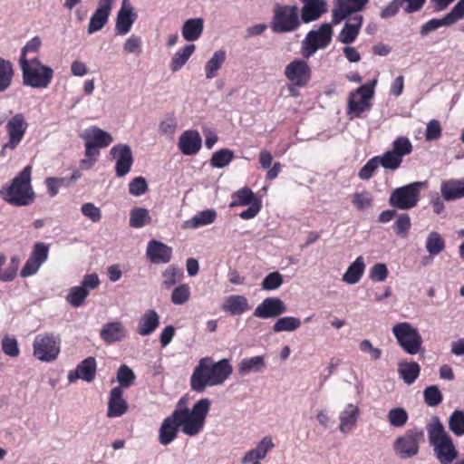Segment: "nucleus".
Listing matches in <instances>:
<instances>
[{"label":"nucleus","mask_w":464,"mask_h":464,"mask_svg":"<svg viewBox=\"0 0 464 464\" xmlns=\"http://www.w3.org/2000/svg\"><path fill=\"white\" fill-rule=\"evenodd\" d=\"M233 368L228 359L215 362L212 357H203L193 369L189 379L191 391L201 393L208 387L222 385L232 374Z\"/></svg>","instance_id":"f257e3e1"},{"label":"nucleus","mask_w":464,"mask_h":464,"mask_svg":"<svg viewBox=\"0 0 464 464\" xmlns=\"http://www.w3.org/2000/svg\"><path fill=\"white\" fill-rule=\"evenodd\" d=\"M426 431L430 446L438 461L440 464H452L458 459L459 451L438 416L430 418L426 424Z\"/></svg>","instance_id":"f03ea898"},{"label":"nucleus","mask_w":464,"mask_h":464,"mask_svg":"<svg viewBox=\"0 0 464 464\" xmlns=\"http://www.w3.org/2000/svg\"><path fill=\"white\" fill-rule=\"evenodd\" d=\"M186 402L185 397L180 398L171 414L177 412V419L187 424L183 429V433L189 437H194L204 428L211 401L208 398H202L191 409L186 406Z\"/></svg>","instance_id":"7ed1b4c3"},{"label":"nucleus","mask_w":464,"mask_h":464,"mask_svg":"<svg viewBox=\"0 0 464 464\" xmlns=\"http://www.w3.org/2000/svg\"><path fill=\"white\" fill-rule=\"evenodd\" d=\"M32 166H25L11 181L0 189L1 198L15 207L30 205L35 197L31 185Z\"/></svg>","instance_id":"20e7f679"},{"label":"nucleus","mask_w":464,"mask_h":464,"mask_svg":"<svg viewBox=\"0 0 464 464\" xmlns=\"http://www.w3.org/2000/svg\"><path fill=\"white\" fill-rule=\"evenodd\" d=\"M19 66L24 86L45 89L50 85L53 77V70L42 63L36 56L30 60H23Z\"/></svg>","instance_id":"39448f33"},{"label":"nucleus","mask_w":464,"mask_h":464,"mask_svg":"<svg viewBox=\"0 0 464 464\" xmlns=\"http://www.w3.org/2000/svg\"><path fill=\"white\" fill-rule=\"evenodd\" d=\"M302 24L299 8L296 5L276 3L273 6L270 28L275 34H287L296 31Z\"/></svg>","instance_id":"423d86ee"},{"label":"nucleus","mask_w":464,"mask_h":464,"mask_svg":"<svg viewBox=\"0 0 464 464\" xmlns=\"http://www.w3.org/2000/svg\"><path fill=\"white\" fill-rule=\"evenodd\" d=\"M29 124L22 112H17L10 117L5 123L7 141L2 145L0 156L5 158L10 152L15 150L21 144L28 130Z\"/></svg>","instance_id":"0eeeda50"},{"label":"nucleus","mask_w":464,"mask_h":464,"mask_svg":"<svg viewBox=\"0 0 464 464\" xmlns=\"http://www.w3.org/2000/svg\"><path fill=\"white\" fill-rule=\"evenodd\" d=\"M392 332L397 343L406 353L415 355L421 350L422 337L411 323H397L392 326Z\"/></svg>","instance_id":"6e6552de"},{"label":"nucleus","mask_w":464,"mask_h":464,"mask_svg":"<svg viewBox=\"0 0 464 464\" xmlns=\"http://www.w3.org/2000/svg\"><path fill=\"white\" fill-rule=\"evenodd\" d=\"M425 184V182L415 181L395 188L391 193L388 200L390 206L400 210H409L415 208Z\"/></svg>","instance_id":"1a4fd4ad"},{"label":"nucleus","mask_w":464,"mask_h":464,"mask_svg":"<svg viewBox=\"0 0 464 464\" xmlns=\"http://www.w3.org/2000/svg\"><path fill=\"white\" fill-rule=\"evenodd\" d=\"M61 352V338L53 333L37 334L33 342L34 356L44 362H51L57 359Z\"/></svg>","instance_id":"9d476101"},{"label":"nucleus","mask_w":464,"mask_h":464,"mask_svg":"<svg viewBox=\"0 0 464 464\" xmlns=\"http://www.w3.org/2000/svg\"><path fill=\"white\" fill-rule=\"evenodd\" d=\"M333 36V27L329 23L322 24L317 30H311L302 42V54L308 59L319 49L326 48Z\"/></svg>","instance_id":"9b49d317"},{"label":"nucleus","mask_w":464,"mask_h":464,"mask_svg":"<svg viewBox=\"0 0 464 464\" xmlns=\"http://www.w3.org/2000/svg\"><path fill=\"white\" fill-rule=\"evenodd\" d=\"M423 438L424 431L421 428L414 427L407 430L393 443L396 455L401 459H410L416 456L419 453L420 443Z\"/></svg>","instance_id":"f8f14e48"},{"label":"nucleus","mask_w":464,"mask_h":464,"mask_svg":"<svg viewBox=\"0 0 464 464\" xmlns=\"http://www.w3.org/2000/svg\"><path fill=\"white\" fill-rule=\"evenodd\" d=\"M81 138L84 140L85 156H99L100 149L107 148L112 141V136L97 126L83 130Z\"/></svg>","instance_id":"ddd939ff"},{"label":"nucleus","mask_w":464,"mask_h":464,"mask_svg":"<svg viewBox=\"0 0 464 464\" xmlns=\"http://www.w3.org/2000/svg\"><path fill=\"white\" fill-rule=\"evenodd\" d=\"M464 17V0L459 1L453 8L442 18H433L420 26V34L421 36L428 35L443 26H450Z\"/></svg>","instance_id":"4468645a"},{"label":"nucleus","mask_w":464,"mask_h":464,"mask_svg":"<svg viewBox=\"0 0 464 464\" xmlns=\"http://www.w3.org/2000/svg\"><path fill=\"white\" fill-rule=\"evenodd\" d=\"M49 256V246L44 242L34 245L33 250L20 271V276L26 278L35 275Z\"/></svg>","instance_id":"2eb2a0df"},{"label":"nucleus","mask_w":464,"mask_h":464,"mask_svg":"<svg viewBox=\"0 0 464 464\" xmlns=\"http://www.w3.org/2000/svg\"><path fill=\"white\" fill-rule=\"evenodd\" d=\"M285 78L296 87H304L311 80L312 70L305 60L295 59L285 68Z\"/></svg>","instance_id":"dca6fc26"},{"label":"nucleus","mask_w":464,"mask_h":464,"mask_svg":"<svg viewBox=\"0 0 464 464\" xmlns=\"http://www.w3.org/2000/svg\"><path fill=\"white\" fill-rule=\"evenodd\" d=\"M111 155L115 160V174L118 178L126 176L133 164V154L127 144H118L111 149Z\"/></svg>","instance_id":"f3484780"},{"label":"nucleus","mask_w":464,"mask_h":464,"mask_svg":"<svg viewBox=\"0 0 464 464\" xmlns=\"http://www.w3.org/2000/svg\"><path fill=\"white\" fill-rule=\"evenodd\" d=\"M178 418V413L170 414L166 417L159 429V442L162 446H168L173 442L179 434V428L183 432L184 427L187 425L186 422H181Z\"/></svg>","instance_id":"a211bd4d"},{"label":"nucleus","mask_w":464,"mask_h":464,"mask_svg":"<svg viewBox=\"0 0 464 464\" xmlns=\"http://www.w3.org/2000/svg\"><path fill=\"white\" fill-rule=\"evenodd\" d=\"M369 0H335L333 9V24H338L353 13L362 11Z\"/></svg>","instance_id":"6ab92c4d"},{"label":"nucleus","mask_w":464,"mask_h":464,"mask_svg":"<svg viewBox=\"0 0 464 464\" xmlns=\"http://www.w3.org/2000/svg\"><path fill=\"white\" fill-rule=\"evenodd\" d=\"M285 312L286 305L280 298L266 297L255 308L253 315L260 319H271Z\"/></svg>","instance_id":"aec40b11"},{"label":"nucleus","mask_w":464,"mask_h":464,"mask_svg":"<svg viewBox=\"0 0 464 464\" xmlns=\"http://www.w3.org/2000/svg\"><path fill=\"white\" fill-rule=\"evenodd\" d=\"M137 19L134 8L129 0H122L121 6L117 14L115 32L118 35H126Z\"/></svg>","instance_id":"412c9836"},{"label":"nucleus","mask_w":464,"mask_h":464,"mask_svg":"<svg viewBox=\"0 0 464 464\" xmlns=\"http://www.w3.org/2000/svg\"><path fill=\"white\" fill-rule=\"evenodd\" d=\"M113 0H99L98 6L91 16L88 34H92L102 30L109 20Z\"/></svg>","instance_id":"4be33fe9"},{"label":"nucleus","mask_w":464,"mask_h":464,"mask_svg":"<svg viewBox=\"0 0 464 464\" xmlns=\"http://www.w3.org/2000/svg\"><path fill=\"white\" fill-rule=\"evenodd\" d=\"M127 334V328L119 320L104 324L100 331L101 339L109 345L124 341Z\"/></svg>","instance_id":"5701e85b"},{"label":"nucleus","mask_w":464,"mask_h":464,"mask_svg":"<svg viewBox=\"0 0 464 464\" xmlns=\"http://www.w3.org/2000/svg\"><path fill=\"white\" fill-rule=\"evenodd\" d=\"M303 3L299 10L302 23L308 24L318 20L327 12V3L325 0H300Z\"/></svg>","instance_id":"b1692460"},{"label":"nucleus","mask_w":464,"mask_h":464,"mask_svg":"<svg viewBox=\"0 0 464 464\" xmlns=\"http://www.w3.org/2000/svg\"><path fill=\"white\" fill-rule=\"evenodd\" d=\"M97 363L94 357H87L82 361L74 371L68 373L67 379L70 383L81 379L86 382H92L96 375Z\"/></svg>","instance_id":"393cba45"},{"label":"nucleus","mask_w":464,"mask_h":464,"mask_svg":"<svg viewBox=\"0 0 464 464\" xmlns=\"http://www.w3.org/2000/svg\"><path fill=\"white\" fill-rule=\"evenodd\" d=\"M202 139L196 130H187L179 138L178 147L186 156L196 155L201 149Z\"/></svg>","instance_id":"a878e982"},{"label":"nucleus","mask_w":464,"mask_h":464,"mask_svg":"<svg viewBox=\"0 0 464 464\" xmlns=\"http://www.w3.org/2000/svg\"><path fill=\"white\" fill-rule=\"evenodd\" d=\"M146 256L153 264H167L171 260L172 248L160 241L152 239L147 245Z\"/></svg>","instance_id":"bb28decb"},{"label":"nucleus","mask_w":464,"mask_h":464,"mask_svg":"<svg viewBox=\"0 0 464 464\" xmlns=\"http://www.w3.org/2000/svg\"><path fill=\"white\" fill-rule=\"evenodd\" d=\"M275 447L272 438L264 437L255 449L248 450L242 458V464H262L260 460L264 459L268 451Z\"/></svg>","instance_id":"cd10ccee"},{"label":"nucleus","mask_w":464,"mask_h":464,"mask_svg":"<svg viewBox=\"0 0 464 464\" xmlns=\"http://www.w3.org/2000/svg\"><path fill=\"white\" fill-rule=\"evenodd\" d=\"M440 194L445 201H456L464 198V178L449 179L440 184Z\"/></svg>","instance_id":"c85d7f7f"},{"label":"nucleus","mask_w":464,"mask_h":464,"mask_svg":"<svg viewBox=\"0 0 464 464\" xmlns=\"http://www.w3.org/2000/svg\"><path fill=\"white\" fill-rule=\"evenodd\" d=\"M128 411V403L123 398L122 390L120 387H114L110 392L108 401L107 416L109 418H117L125 414Z\"/></svg>","instance_id":"c756f323"},{"label":"nucleus","mask_w":464,"mask_h":464,"mask_svg":"<svg viewBox=\"0 0 464 464\" xmlns=\"http://www.w3.org/2000/svg\"><path fill=\"white\" fill-rule=\"evenodd\" d=\"M359 417V407L353 403H348L339 414V430L343 434L350 433L356 426Z\"/></svg>","instance_id":"7c9ffc66"},{"label":"nucleus","mask_w":464,"mask_h":464,"mask_svg":"<svg viewBox=\"0 0 464 464\" xmlns=\"http://www.w3.org/2000/svg\"><path fill=\"white\" fill-rule=\"evenodd\" d=\"M349 17V22L345 23L338 36L339 41L345 44H350L356 40L363 22L362 15L358 14Z\"/></svg>","instance_id":"2f4dec72"},{"label":"nucleus","mask_w":464,"mask_h":464,"mask_svg":"<svg viewBox=\"0 0 464 464\" xmlns=\"http://www.w3.org/2000/svg\"><path fill=\"white\" fill-rule=\"evenodd\" d=\"M266 367L265 356L256 355L242 359L237 366L239 375L247 376L252 373H261Z\"/></svg>","instance_id":"473e14b6"},{"label":"nucleus","mask_w":464,"mask_h":464,"mask_svg":"<svg viewBox=\"0 0 464 464\" xmlns=\"http://www.w3.org/2000/svg\"><path fill=\"white\" fill-rule=\"evenodd\" d=\"M160 325V315L154 309L147 310L140 318L137 332L140 336L153 334Z\"/></svg>","instance_id":"72a5a7b5"},{"label":"nucleus","mask_w":464,"mask_h":464,"mask_svg":"<svg viewBox=\"0 0 464 464\" xmlns=\"http://www.w3.org/2000/svg\"><path fill=\"white\" fill-rule=\"evenodd\" d=\"M224 312L230 315H240L250 309L248 300L240 295H229L222 304Z\"/></svg>","instance_id":"f704fd0d"},{"label":"nucleus","mask_w":464,"mask_h":464,"mask_svg":"<svg viewBox=\"0 0 464 464\" xmlns=\"http://www.w3.org/2000/svg\"><path fill=\"white\" fill-rule=\"evenodd\" d=\"M204 30V20L200 17L190 18L184 22L181 27V34L188 42L197 41Z\"/></svg>","instance_id":"c9c22d12"},{"label":"nucleus","mask_w":464,"mask_h":464,"mask_svg":"<svg viewBox=\"0 0 464 464\" xmlns=\"http://www.w3.org/2000/svg\"><path fill=\"white\" fill-rule=\"evenodd\" d=\"M398 373L407 385H411L420 373V366L416 362H400L398 364Z\"/></svg>","instance_id":"e433bc0d"},{"label":"nucleus","mask_w":464,"mask_h":464,"mask_svg":"<svg viewBox=\"0 0 464 464\" xmlns=\"http://www.w3.org/2000/svg\"><path fill=\"white\" fill-rule=\"evenodd\" d=\"M217 218V212L214 209H206L198 212L191 218L184 222L186 228H198L203 226L212 224Z\"/></svg>","instance_id":"4c0bfd02"},{"label":"nucleus","mask_w":464,"mask_h":464,"mask_svg":"<svg viewBox=\"0 0 464 464\" xmlns=\"http://www.w3.org/2000/svg\"><path fill=\"white\" fill-rule=\"evenodd\" d=\"M226 52L224 50L216 51L211 58L205 64V76L208 80H212L218 76V71L226 61Z\"/></svg>","instance_id":"58836bf2"},{"label":"nucleus","mask_w":464,"mask_h":464,"mask_svg":"<svg viewBox=\"0 0 464 464\" xmlns=\"http://www.w3.org/2000/svg\"><path fill=\"white\" fill-rule=\"evenodd\" d=\"M365 269L364 259L362 256H358L347 268L343 276V281L354 285L357 284L362 278Z\"/></svg>","instance_id":"ea45409f"},{"label":"nucleus","mask_w":464,"mask_h":464,"mask_svg":"<svg viewBox=\"0 0 464 464\" xmlns=\"http://www.w3.org/2000/svg\"><path fill=\"white\" fill-rule=\"evenodd\" d=\"M195 48V45L191 44L179 49L171 58L170 70L172 72L179 71L193 54Z\"/></svg>","instance_id":"a19ab883"},{"label":"nucleus","mask_w":464,"mask_h":464,"mask_svg":"<svg viewBox=\"0 0 464 464\" xmlns=\"http://www.w3.org/2000/svg\"><path fill=\"white\" fill-rule=\"evenodd\" d=\"M14 74L13 63L8 60L0 58V92H4L9 89Z\"/></svg>","instance_id":"79ce46f5"},{"label":"nucleus","mask_w":464,"mask_h":464,"mask_svg":"<svg viewBox=\"0 0 464 464\" xmlns=\"http://www.w3.org/2000/svg\"><path fill=\"white\" fill-rule=\"evenodd\" d=\"M183 278V271L178 266L171 265L162 273L161 287L169 290Z\"/></svg>","instance_id":"37998d69"},{"label":"nucleus","mask_w":464,"mask_h":464,"mask_svg":"<svg viewBox=\"0 0 464 464\" xmlns=\"http://www.w3.org/2000/svg\"><path fill=\"white\" fill-rule=\"evenodd\" d=\"M151 221L149 210L144 208L135 207L130 212V227L140 228L149 225Z\"/></svg>","instance_id":"c03bdc74"},{"label":"nucleus","mask_w":464,"mask_h":464,"mask_svg":"<svg viewBox=\"0 0 464 464\" xmlns=\"http://www.w3.org/2000/svg\"><path fill=\"white\" fill-rule=\"evenodd\" d=\"M253 202H260V200L256 197L250 188H243L232 195L230 207L248 206L252 205Z\"/></svg>","instance_id":"a18cd8bd"},{"label":"nucleus","mask_w":464,"mask_h":464,"mask_svg":"<svg viewBox=\"0 0 464 464\" xmlns=\"http://www.w3.org/2000/svg\"><path fill=\"white\" fill-rule=\"evenodd\" d=\"M425 247L430 256H435L444 250L445 240L440 233L431 231L426 238Z\"/></svg>","instance_id":"49530a36"},{"label":"nucleus","mask_w":464,"mask_h":464,"mask_svg":"<svg viewBox=\"0 0 464 464\" xmlns=\"http://www.w3.org/2000/svg\"><path fill=\"white\" fill-rule=\"evenodd\" d=\"M235 155L229 149H220L215 151L210 158V165L216 169H223L230 164Z\"/></svg>","instance_id":"de8ad7c7"},{"label":"nucleus","mask_w":464,"mask_h":464,"mask_svg":"<svg viewBox=\"0 0 464 464\" xmlns=\"http://www.w3.org/2000/svg\"><path fill=\"white\" fill-rule=\"evenodd\" d=\"M448 426L455 436L462 437L464 435V411L455 410L449 417Z\"/></svg>","instance_id":"09e8293b"},{"label":"nucleus","mask_w":464,"mask_h":464,"mask_svg":"<svg viewBox=\"0 0 464 464\" xmlns=\"http://www.w3.org/2000/svg\"><path fill=\"white\" fill-rule=\"evenodd\" d=\"M301 326V321L297 317L285 316L278 318L273 325L275 333L293 332Z\"/></svg>","instance_id":"8fccbe9b"},{"label":"nucleus","mask_w":464,"mask_h":464,"mask_svg":"<svg viewBox=\"0 0 464 464\" xmlns=\"http://www.w3.org/2000/svg\"><path fill=\"white\" fill-rule=\"evenodd\" d=\"M370 102L357 98L356 95L350 94L348 100V110L347 113L351 119L359 118L361 114L369 109Z\"/></svg>","instance_id":"3c124183"},{"label":"nucleus","mask_w":464,"mask_h":464,"mask_svg":"<svg viewBox=\"0 0 464 464\" xmlns=\"http://www.w3.org/2000/svg\"><path fill=\"white\" fill-rule=\"evenodd\" d=\"M381 167L386 170L395 171L401 163L402 160L394 154L391 150L384 152L382 155L376 156Z\"/></svg>","instance_id":"603ef678"},{"label":"nucleus","mask_w":464,"mask_h":464,"mask_svg":"<svg viewBox=\"0 0 464 464\" xmlns=\"http://www.w3.org/2000/svg\"><path fill=\"white\" fill-rule=\"evenodd\" d=\"M116 378L121 390L130 387L135 382L136 375L128 365L122 364L117 371Z\"/></svg>","instance_id":"864d4df0"},{"label":"nucleus","mask_w":464,"mask_h":464,"mask_svg":"<svg viewBox=\"0 0 464 464\" xmlns=\"http://www.w3.org/2000/svg\"><path fill=\"white\" fill-rule=\"evenodd\" d=\"M412 149L413 147L409 138L401 136L393 140L391 150L403 160V157L411 154Z\"/></svg>","instance_id":"5fc2aeb1"},{"label":"nucleus","mask_w":464,"mask_h":464,"mask_svg":"<svg viewBox=\"0 0 464 464\" xmlns=\"http://www.w3.org/2000/svg\"><path fill=\"white\" fill-rule=\"evenodd\" d=\"M387 419L392 427L401 428L406 424L409 416L403 408L396 407L389 411Z\"/></svg>","instance_id":"6e6d98bb"},{"label":"nucleus","mask_w":464,"mask_h":464,"mask_svg":"<svg viewBox=\"0 0 464 464\" xmlns=\"http://www.w3.org/2000/svg\"><path fill=\"white\" fill-rule=\"evenodd\" d=\"M190 287L187 284H181L174 287L170 299L175 305H182L190 298Z\"/></svg>","instance_id":"4d7b16f0"},{"label":"nucleus","mask_w":464,"mask_h":464,"mask_svg":"<svg viewBox=\"0 0 464 464\" xmlns=\"http://www.w3.org/2000/svg\"><path fill=\"white\" fill-rule=\"evenodd\" d=\"M89 295V291L83 287L73 286L69 290L66 297L67 302L73 307H80Z\"/></svg>","instance_id":"13d9d810"},{"label":"nucleus","mask_w":464,"mask_h":464,"mask_svg":"<svg viewBox=\"0 0 464 464\" xmlns=\"http://www.w3.org/2000/svg\"><path fill=\"white\" fill-rule=\"evenodd\" d=\"M423 398L425 403L430 407H436L443 401V396L439 387L430 385L423 391Z\"/></svg>","instance_id":"bf43d9fd"},{"label":"nucleus","mask_w":464,"mask_h":464,"mask_svg":"<svg viewBox=\"0 0 464 464\" xmlns=\"http://www.w3.org/2000/svg\"><path fill=\"white\" fill-rule=\"evenodd\" d=\"M42 40L39 36H34L32 39H30L21 50L19 63L23 60L32 59L33 57H28V55L31 53H37L40 50Z\"/></svg>","instance_id":"052dcab7"},{"label":"nucleus","mask_w":464,"mask_h":464,"mask_svg":"<svg viewBox=\"0 0 464 464\" xmlns=\"http://www.w3.org/2000/svg\"><path fill=\"white\" fill-rule=\"evenodd\" d=\"M352 202L358 210H364L372 206V197L371 193L366 190L356 192L353 196Z\"/></svg>","instance_id":"680f3d73"},{"label":"nucleus","mask_w":464,"mask_h":464,"mask_svg":"<svg viewBox=\"0 0 464 464\" xmlns=\"http://www.w3.org/2000/svg\"><path fill=\"white\" fill-rule=\"evenodd\" d=\"M411 226V222L409 214L402 213L398 216L393 227L398 236L404 237L408 234Z\"/></svg>","instance_id":"e2e57ef3"},{"label":"nucleus","mask_w":464,"mask_h":464,"mask_svg":"<svg viewBox=\"0 0 464 464\" xmlns=\"http://www.w3.org/2000/svg\"><path fill=\"white\" fill-rule=\"evenodd\" d=\"M1 345L3 352L10 357H17L20 353L17 340L14 336L5 335Z\"/></svg>","instance_id":"0e129e2a"},{"label":"nucleus","mask_w":464,"mask_h":464,"mask_svg":"<svg viewBox=\"0 0 464 464\" xmlns=\"http://www.w3.org/2000/svg\"><path fill=\"white\" fill-rule=\"evenodd\" d=\"M283 284V276L278 272L269 273L262 282V288L266 291H274Z\"/></svg>","instance_id":"69168bd1"},{"label":"nucleus","mask_w":464,"mask_h":464,"mask_svg":"<svg viewBox=\"0 0 464 464\" xmlns=\"http://www.w3.org/2000/svg\"><path fill=\"white\" fill-rule=\"evenodd\" d=\"M380 167L378 158L376 156L370 159L365 165L359 170L358 177L362 180H369L374 174L375 170Z\"/></svg>","instance_id":"338daca9"},{"label":"nucleus","mask_w":464,"mask_h":464,"mask_svg":"<svg viewBox=\"0 0 464 464\" xmlns=\"http://www.w3.org/2000/svg\"><path fill=\"white\" fill-rule=\"evenodd\" d=\"M148 190V184L143 177L134 178L129 184V193L135 197H140Z\"/></svg>","instance_id":"774afa93"}]
</instances>
